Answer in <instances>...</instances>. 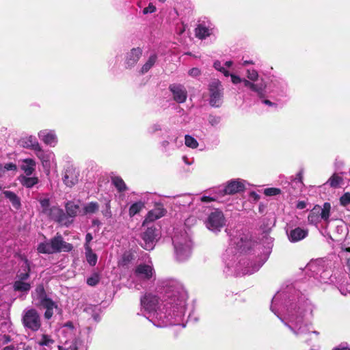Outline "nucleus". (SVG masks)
<instances>
[{
    "label": "nucleus",
    "mask_w": 350,
    "mask_h": 350,
    "mask_svg": "<svg viewBox=\"0 0 350 350\" xmlns=\"http://www.w3.org/2000/svg\"><path fill=\"white\" fill-rule=\"evenodd\" d=\"M308 312L312 314V306L301 298L298 304H291L286 309L285 317L280 319L295 336H305L311 334V323L305 318Z\"/></svg>",
    "instance_id": "obj_1"
},
{
    "label": "nucleus",
    "mask_w": 350,
    "mask_h": 350,
    "mask_svg": "<svg viewBox=\"0 0 350 350\" xmlns=\"http://www.w3.org/2000/svg\"><path fill=\"white\" fill-rule=\"evenodd\" d=\"M142 310H144L147 319L155 326L162 327L168 324V317L163 315L160 308L159 299L157 295L146 293L141 297Z\"/></svg>",
    "instance_id": "obj_2"
},
{
    "label": "nucleus",
    "mask_w": 350,
    "mask_h": 350,
    "mask_svg": "<svg viewBox=\"0 0 350 350\" xmlns=\"http://www.w3.org/2000/svg\"><path fill=\"white\" fill-rule=\"evenodd\" d=\"M185 301L186 295L183 291L180 289L169 291L166 293L164 308L165 312H163V315L165 314L168 317V325H172L175 323V321H172V319L173 317H181L185 310Z\"/></svg>",
    "instance_id": "obj_3"
},
{
    "label": "nucleus",
    "mask_w": 350,
    "mask_h": 350,
    "mask_svg": "<svg viewBox=\"0 0 350 350\" xmlns=\"http://www.w3.org/2000/svg\"><path fill=\"white\" fill-rule=\"evenodd\" d=\"M32 299L35 306L46 309L44 318L50 319L53 315V310L57 308V305L47 296L43 285L37 286L32 293Z\"/></svg>",
    "instance_id": "obj_4"
},
{
    "label": "nucleus",
    "mask_w": 350,
    "mask_h": 350,
    "mask_svg": "<svg viewBox=\"0 0 350 350\" xmlns=\"http://www.w3.org/2000/svg\"><path fill=\"white\" fill-rule=\"evenodd\" d=\"M174 251L179 261L186 260L191 254V241L186 232L176 234L172 238Z\"/></svg>",
    "instance_id": "obj_5"
},
{
    "label": "nucleus",
    "mask_w": 350,
    "mask_h": 350,
    "mask_svg": "<svg viewBox=\"0 0 350 350\" xmlns=\"http://www.w3.org/2000/svg\"><path fill=\"white\" fill-rule=\"evenodd\" d=\"M22 321L24 327L33 332L38 331L41 327V318L38 311L33 308L23 311Z\"/></svg>",
    "instance_id": "obj_6"
},
{
    "label": "nucleus",
    "mask_w": 350,
    "mask_h": 350,
    "mask_svg": "<svg viewBox=\"0 0 350 350\" xmlns=\"http://www.w3.org/2000/svg\"><path fill=\"white\" fill-rule=\"evenodd\" d=\"M210 105L213 107H219L223 101L224 88L218 79H213L209 84Z\"/></svg>",
    "instance_id": "obj_7"
},
{
    "label": "nucleus",
    "mask_w": 350,
    "mask_h": 350,
    "mask_svg": "<svg viewBox=\"0 0 350 350\" xmlns=\"http://www.w3.org/2000/svg\"><path fill=\"white\" fill-rule=\"evenodd\" d=\"M226 224V219L223 213L219 210L211 212L206 221L208 229L213 232L220 231Z\"/></svg>",
    "instance_id": "obj_8"
},
{
    "label": "nucleus",
    "mask_w": 350,
    "mask_h": 350,
    "mask_svg": "<svg viewBox=\"0 0 350 350\" xmlns=\"http://www.w3.org/2000/svg\"><path fill=\"white\" fill-rule=\"evenodd\" d=\"M157 236L155 228L152 227L148 228L141 235L142 239L141 243L142 247L146 250H153L157 241Z\"/></svg>",
    "instance_id": "obj_9"
},
{
    "label": "nucleus",
    "mask_w": 350,
    "mask_h": 350,
    "mask_svg": "<svg viewBox=\"0 0 350 350\" xmlns=\"http://www.w3.org/2000/svg\"><path fill=\"white\" fill-rule=\"evenodd\" d=\"M154 275V271L152 265L140 264L136 267L134 271L135 277L142 281L150 280Z\"/></svg>",
    "instance_id": "obj_10"
},
{
    "label": "nucleus",
    "mask_w": 350,
    "mask_h": 350,
    "mask_svg": "<svg viewBox=\"0 0 350 350\" xmlns=\"http://www.w3.org/2000/svg\"><path fill=\"white\" fill-rule=\"evenodd\" d=\"M169 89L175 101L183 103L186 100L187 92L183 85L174 83L170 85Z\"/></svg>",
    "instance_id": "obj_11"
},
{
    "label": "nucleus",
    "mask_w": 350,
    "mask_h": 350,
    "mask_svg": "<svg viewBox=\"0 0 350 350\" xmlns=\"http://www.w3.org/2000/svg\"><path fill=\"white\" fill-rule=\"evenodd\" d=\"M79 176V171L73 166H69L66 170L64 175V183L66 186L71 187L78 183Z\"/></svg>",
    "instance_id": "obj_12"
},
{
    "label": "nucleus",
    "mask_w": 350,
    "mask_h": 350,
    "mask_svg": "<svg viewBox=\"0 0 350 350\" xmlns=\"http://www.w3.org/2000/svg\"><path fill=\"white\" fill-rule=\"evenodd\" d=\"M288 238L291 242L295 243L299 241L308 236V230L299 227L291 229L286 231Z\"/></svg>",
    "instance_id": "obj_13"
},
{
    "label": "nucleus",
    "mask_w": 350,
    "mask_h": 350,
    "mask_svg": "<svg viewBox=\"0 0 350 350\" xmlns=\"http://www.w3.org/2000/svg\"><path fill=\"white\" fill-rule=\"evenodd\" d=\"M142 55V50L139 48L132 49L126 56L125 64L127 67H133L139 61Z\"/></svg>",
    "instance_id": "obj_14"
},
{
    "label": "nucleus",
    "mask_w": 350,
    "mask_h": 350,
    "mask_svg": "<svg viewBox=\"0 0 350 350\" xmlns=\"http://www.w3.org/2000/svg\"><path fill=\"white\" fill-rule=\"evenodd\" d=\"M53 242L55 253L61 252H70L73 248L72 244L64 241L63 237L60 234H57L55 237H53Z\"/></svg>",
    "instance_id": "obj_15"
},
{
    "label": "nucleus",
    "mask_w": 350,
    "mask_h": 350,
    "mask_svg": "<svg viewBox=\"0 0 350 350\" xmlns=\"http://www.w3.org/2000/svg\"><path fill=\"white\" fill-rule=\"evenodd\" d=\"M38 137L44 144L51 146H55L57 142V138L54 131H41L38 133Z\"/></svg>",
    "instance_id": "obj_16"
},
{
    "label": "nucleus",
    "mask_w": 350,
    "mask_h": 350,
    "mask_svg": "<svg viewBox=\"0 0 350 350\" xmlns=\"http://www.w3.org/2000/svg\"><path fill=\"white\" fill-rule=\"evenodd\" d=\"M242 83L244 86L249 88L252 91L257 93L260 97H264L265 94L266 84L262 81L260 83H254L248 80L243 79Z\"/></svg>",
    "instance_id": "obj_17"
},
{
    "label": "nucleus",
    "mask_w": 350,
    "mask_h": 350,
    "mask_svg": "<svg viewBox=\"0 0 350 350\" xmlns=\"http://www.w3.org/2000/svg\"><path fill=\"white\" fill-rule=\"evenodd\" d=\"M46 215L51 219L59 223H64L66 217L63 210L55 206H51L48 213H46Z\"/></svg>",
    "instance_id": "obj_18"
},
{
    "label": "nucleus",
    "mask_w": 350,
    "mask_h": 350,
    "mask_svg": "<svg viewBox=\"0 0 350 350\" xmlns=\"http://www.w3.org/2000/svg\"><path fill=\"white\" fill-rule=\"evenodd\" d=\"M245 189V185L240 180H232L228 183L224 189L226 194H234Z\"/></svg>",
    "instance_id": "obj_19"
},
{
    "label": "nucleus",
    "mask_w": 350,
    "mask_h": 350,
    "mask_svg": "<svg viewBox=\"0 0 350 350\" xmlns=\"http://www.w3.org/2000/svg\"><path fill=\"white\" fill-rule=\"evenodd\" d=\"M213 33V29L206 23H198L195 28V35L200 39H204Z\"/></svg>",
    "instance_id": "obj_20"
},
{
    "label": "nucleus",
    "mask_w": 350,
    "mask_h": 350,
    "mask_svg": "<svg viewBox=\"0 0 350 350\" xmlns=\"http://www.w3.org/2000/svg\"><path fill=\"white\" fill-rule=\"evenodd\" d=\"M165 211L163 208H156L148 212L143 224L148 222H152L165 215Z\"/></svg>",
    "instance_id": "obj_21"
},
{
    "label": "nucleus",
    "mask_w": 350,
    "mask_h": 350,
    "mask_svg": "<svg viewBox=\"0 0 350 350\" xmlns=\"http://www.w3.org/2000/svg\"><path fill=\"white\" fill-rule=\"evenodd\" d=\"M321 261H312L309 262L307 265V269L311 271L315 275H317L319 273H323L325 274V277L321 276L322 280L324 282H326L325 279L328 276L329 274H327L325 271H324L323 267L320 265Z\"/></svg>",
    "instance_id": "obj_22"
},
{
    "label": "nucleus",
    "mask_w": 350,
    "mask_h": 350,
    "mask_svg": "<svg viewBox=\"0 0 350 350\" xmlns=\"http://www.w3.org/2000/svg\"><path fill=\"white\" fill-rule=\"evenodd\" d=\"M36 156L41 160L44 168L49 171L51 167L50 160L53 157V153L44 152L40 148L36 151Z\"/></svg>",
    "instance_id": "obj_23"
},
{
    "label": "nucleus",
    "mask_w": 350,
    "mask_h": 350,
    "mask_svg": "<svg viewBox=\"0 0 350 350\" xmlns=\"http://www.w3.org/2000/svg\"><path fill=\"white\" fill-rule=\"evenodd\" d=\"M237 247L242 252H246L250 250L254 245L253 242L247 235H243L240 237L239 241L237 243Z\"/></svg>",
    "instance_id": "obj_24"
},
{
    "label": "nucleus",
    "mask_w": 350,
    "mask_h": 350,
    "mask_svg": "<svg viewBox=\"0 0 350 350\" xmlns=\"http://www.w3.org/2000/svg\"><path fill=\"white\" fill-rule=\"evenodd\" d=\"M21 167L24 171L25 175L31 176L35 171L36 161L32 159H25L22 161Z\"/></svg>",
    "instance_id": "obj_25"
},
{
    "label": "nucleus",
    "mask_w": 350,
    "mask_h": 350,
    "mask_svg": "<svg viewBox=\"0 0 350 350\" xmlns=\"http://www.w3.org/2000/svg\"><path fill=\"white\" fill-rule=\"evenodd\" d=\"M38 252L42 254H53L55 253V250L53 246V239L49 241H46L43 243H40L38 245Z\"/></svg>",
    "instance_id": "obj_26"
},
{
    "label": "nucleus",
    "mask_w": 350,
    "mask_h": 350,
    "mask_svg": "<svg viewBox=\"0 0 350 350\" xmlns=\"http://www.w3.org/2000/svg\"><path fill=\"white\" fill-rule=\"evenodd\" d=\"M22 268L23 269L19 270L18 272L16 280L27 281L29 278L30 271L29 264L27 259H25Z\"/></svg>",
    "instance_id": "obj_27"
},
{
    "label": "nucleus",
    "mask_w": 350,
    "mask_h": 350,
    "mask_svg": "<svg viewBox=\"0 0 350 350\" xmlns=\"http://www.w3.org/2000/svg\"><path fill=\"white\" fill-rule=\"evenodd\" d=\"M20 183L27 188H31L38 183L37 177H29L27 175H22L19 177Z\"/></svg>",
    "instance_id": "obj_28"
},
{
    "label": "nucleus",
    "mask_w": 350,
    "mask_h": 350,
    "mask_svg": "<svg viewBox=\"0 0 350 350\" xmlns=\"http://www.w3.org/2000/svg\"><path fill=\"white\" fill-rule=\"evenodd\" d=\"M330 208V204L325 202L324 203L323 208H321L319 206H315L314 208V211H316L317 214H320L321 219L324 220H327L329 217Z\"/></svg>",
    "instance_id": "obj_29"
},
{
    "label": "nucleus",
    "mask_w": 350,
    "mask_h": 350,
    "mask_svg": "<svg viewBox=\"0 0 350 350\" xmlns=\"http://www.w3.org/2000/svg\"><path fill=\"white\" fill-rule=\"evenodd\" d=\"M24 146L31 148L36 152L41 148L39 143L34 136L30 135L25 138L23 141Z\"/></svg>",
    "instance_id": "obj_30"
},
{
    "label": "nucleus",
    "mask_w": 350,
    "mask_h": 350,
    "mask_svg": "<svg viewBox=\"0 0 350 350\" xmlns=\"http://www.w3.org/2000/svg\"><path fill=\"white\" fill-rule=\"evenodd\" d=\"M13 287L16 291L27 293L31 288V284L27 281L15 280Z\"/></svg>",
    "instance_id": "obj_31"
},
{
    "label": "nucleus",
    "mask_w": 350,
    "mask_h": 350,
    "mask_svg": "<svg viewBox=\"0 0 350 350\" xmlns=\"http://www.w3.org/2000/svg\"><path fill=\"white\" fill-rule=\"evenodd\" d=\"M157 60V55L156 54H152L146 62V63L142 66L140 72L141 74H145L148 72L151 68L155 64Z\"/></svg>",
    "instance_id": "obj_32"
},
{
    "label": "nucleus",
    "mask_w": 350,
    "mask_h": 350,
    "mask_svg": "<svg viewBox=\"0 0 350 350\" xmlns=\"http://www.w3.org/2000/svg\"><path fill=\"white\" fill-rule=\"evenodd\" d=\"M55 343V340L52 338L50 335L42 334L40 338L38 340L37 344L42 347H46L51 348L52 345Z\"/></svg>",
    "instance_id": "obj_33"
},
{
    "label": "nucleus",
    "mask_w": 350,
    "mask_h": 350,
    "mask_svg": "<svg viewBox=\"0 0 350 350\" xmlns=\"http://www.w3.org/2000/svg\"><path fill=\"white\" fill-rule=\"evenodd\" d=\"M86 260L91 266H94L97 262V256L94 254L90 245L85 244Z\"/></svg>",
    "instance_id": "obj_34"
},
{
    "label": "nucleus",
    "mask_w": 350,
    "mask_h": 350,
    "mask_svg": "<svg viewBox=\"0 0 350 350\" xmlns=\"http://www.w3.org/2000/svg\"><path fill=\"white\" fill-rule=\"evenodd\" d=\"M66 213L69 217H74L77 216L79 211V205L75 204L72 202H68L66 204Z\"/></svg>",
    "instance_id": "obj_35"
},
{
    "label": "nucleus",
    "mask_w": 350,
    "mask_h": 350,
    "mask_svg": "<svg viewBox=\"0 0 350 350\" xmlns=\"http://www.w3.org/2000/svg\"><path fill=\"white\" fill-rule=\"evenodd\" d=\"M112 183L116 189L122 192L127 189L126 185L124 180L119 176H115L112 178Z\"/></svg>",
    "instance_id": "obj_36"
},
{
    "label": "nucleus",
    "mask_w": 350,
    "mask_h": 350,
    "mask_svg": "<svg viewBox=\"0 0 350 350\" xmlns=\"http://www.w3.org/2000/svg\"><path fill=\"white\" fill-rule=\"evenodd\" d=\"M99 209V205L97 202H91L87 204L84 208L85 214H93L96 213Z\"/></svg>",
    "instance_id": "obj_37"
},
{
    "label": "nucleus",
    "mask_w": 350,
    "mask_h": 350,
    "mask_svg": "<svg viewBox=\"0 0 350 350\" xmlns=\"http://www.w3.org/2000/svg\"><path fill=\"white\" fill-rule=\"evenodd\" d=\"M342 178L336 174H334L328 180L327 183L330 187L336 188L340 186L342 182Z\"/></svg>",
    "instance_id": "obj_38"
},
{
    "label": "nucleus",
    "mask_w": 350,
    "mask_h": 350,
    "mask_svg": "<svg viewBox=\"0 0 350 350\" xmlns=\"http://www.w3.org/2000/svg\"><path fill=\"white\" fill-rule=\"evenodd\" d=\"M4 194L5 196L11 201L14 207L18 208L20 206V200L14 193L5 191H4Z\"/></svg>",
    "instance_id": "obj_39"
},
{
    "label": "nucleus",
    "mask_w": 350,
    "mask_h": 350,
    "mask_svg": "<svg viewBox=\"0 0 350 350\" xmlns=\"http://www.w3.org/2000/svg\"><path fill=\"white\" fill-rule=\"evenodd\" d=\"M144 204L142 202H137L133 204L129 208V215L134 216L144 208Z\"/></svg>",
    "instance_id": "obj_40"
},
{
    "label": "nucleus",
    "mask_w": 350,
    "mask_h": 350,
    "mask_svg": "<svg viewBox=\"0 0 350 350\" xmlns=\"http://www.w3.org/2000/svg\"><path fill=\"white\" fill-rule=\"evenodd\" d=\"M39 202L42 208V213L46 215V213H48L49 210L51 208L50 206L49 199L47 198H40Z\"/></svg>",
    "instance_id": "obj_41"
},
{
    "label": "nucleus",
    "mask_w": 350,
    "mask_h": 350,
    "mask_svg": "<svg viewBox=\"0 0 350 350\" xmlns=\"http://www.w3.org/2000/svg\"><path fill=\"white\" fill-rule=\"evenodd\" d=\"M185 145L191 148H196L198 146V143L196 139L190 135H185Z\"/></svg>",
    "instance_id": "obj_42"
},
{
    "label": "nucleus",
    "mask_w": 350,
    "mask_h": 350,
    "mask_svg": "<svg viewBox=\"0 0 350 350\" xmlns=\"http://www.w3.org/2000/svg\"><path fill=\"white\" fill-rule=\"evenodd\" d=\"M98 282H99V277L96 274H95L87 279V284L92 286H96L98 283Z\"/></svg>",
    "instance_id": "obj_43"
},
{
    "label": "nucleus",
    "mask_w": 350,
    "mask_h": 350,
    "mask_svg": "<svg viewBox=\"0 0 350 350\" xmlns=\"http://www.w3.org/2000/svg\"><path fill=\"white\" fill-rule=\"evenodd\" d=\"M247 77L250 80L256 81L258 79V74L255 70H247Z\"/></svg>",
    "instance_id": "obj_44"
},
{
    "label": "nucleus",
    "mask_w": 350,
    "mask_h": 350,
    "mask_svg": "<svg viewBox=\"0 0 350 350\" xmlns=\"http://www.w3.org/2000/svg\"><path fill=\"white\" fill-rule=\"evenodd\" d=\"M264 193L268 196H276L280 193V189L277 188H268L265 190Z\"/></svg>",
    "instance_id": "obj_45"
},
{
    "label": "nucleus",
    "mask_w": 350,
    "mask_h": 350,
    "mask_svg": "<svg viewBox=\"0 0 350 350\" xmlns=\"http://www.w3.org/2000/svg\"><path fill=\"white\" fill-rule=\"evenodd\" d=\"M12 340L11 337L7 334H0V346L8 344Z\"/></svg>",
    "instance_id": "obj_46"
},
{
    "label": "nucleus",
    "mask_w": 350,
    "mask_h": 350,
    "mask_svg": "<svg viewBox=\"0 0 350 350\" xmlns=\"http://www.w3.org/2000/svg\"><path fill=\"white\" fill-rule=\"evenodd\" d=\"M340 203L343 206L350 204V193H345L340 199Z\"/></svg>",
    "instance_id": "obj_47"
},
{
    "label": "nucleus",
    "mask_w": 350,
    "mask_h": 350,
    "mask_svg": "<svg viewBox=\"0 0 350 350\" xmlns=\"http://www.w3.org/2000/svg\"><path fill=\"white\" fill-rule=\"evenodd\" d=\"M156 11V7L154 5H153V3H150L148 4V6L145 8L144 10H143V13L144 14H151V13H153Z\"/></svg>",
    "instance_id": "obj_48"
},
{
    "label": "nucleus",
    "mask_w": 350,
    "mask_h": 350,
    "mask_svg": "<svg viewBox=\"0 0 350 350\" xmlns=\"http://www.w3.org/2000/svg\"><path fill=\"white\" fill-rule=\"evenodd\" d=\"M188 74L192 77H197L201 75V70L198 68H193L189 70Z\"/></svg>",
    "instance_id": "obj_49"
},
{
    "label": "nucleus",
    "mask_w": 350,
    "mask_h": 350,
    "mask_svg": "<svg viewBox=\"0 0 350 350\" xmlns=\"http://www.w3.org/2000/svg\"><path fill=\"white\" fill-rule=\"evenodd\" d=\"M319 217L317 214L316 211L312 210V211L308 215V221L311 223L316 222L318 219Z\"/></svg>",
    "instance_id": "obj_50"
},
{
    "label": "nucleus",
    "mask_w": 350,
    "mask_h": 350,
    "mask_svg": "<svg viewBox=\"0 0 350 350\" xmlns=\"http://www.w3.org/2000/svg\"><path fill=\"white\" fill-rule=\"evenodd\" d=\"M58 349L59 350H77V347L75 342H72L69 347L58 346Z\"/></svg>",
    "instance_id": "obj_51"
},
{
    "label": "nucleus",
    "mask_w": 350,
    "mask_h": 350,
    "mask_svg": "<svg viewBox=\"0 0 350 350\" xmlns=\"http://www.w3.org/2000/svg\"><path fill=\"white\" fill-rule=\"evenodd\" d=\"M208 121L211 125L215 126L220 122V118L217 116H211L209 117Z\"/></svg>",
    "instance_id": "obj_52"
},
{
    "label": "nucleus",
    "mask_w": 350,
    "mask_h": 350,
    "mask_svg": "<svg viewBox=\"0 0 350 350\" xmlns=\"http://www.w3.org/2000/svg\"><path fill=\"white\" fill-rule=\"evenodd\" d=\"M3 169H5V171L8 170H16V165L12 163H6L3 166Z\"/></svg>",
    "instance_id": "obj_53"
},
{
    "label": "nucleus",
    "mask_w": 350,
    "mask_h": 350,
    "mask_svg": "<svg viewBox=\"0 0 350 350\" xmlns=\"http://www.w3.org/2000/svg\"><path fill=\"white\" fill-rule=\"evenodd\" d=\"M230 77H231V79H232V82L234 83V84H238L239 83H241L242 82V79H241L239 77L237 76V75H230Z\"/></svg>",
    "instance_id": "obj_54"
},
{
    "label": "nucleus",
    "mask_w": 350,
    "mask_h": 350,
    "mask_svg": "<svg viewBox=\"0 0 350 350\" xmlns=\"http://www.w3.org/2000/svg\"><path fill=\"white\" fill-rule=\"evenodd\" d=\"M161 130V126L159 124H154L149 129V132L151 133H154L157 131Z\"/></svg>",
    "instance_id": "obj_55"
},
{
    "label": "nucleus",
    "mask_w": 350,
    "mask_h": 350,
    "mask_svg": "<svg viewBox=\"0 0 350 350\" xmlns=\"http://www.w3.org/2000/svg\"><path fill=\"white\" fill-rule=\"evenodd\" d=\"M332 350H350V348L345 344H340L338 346L334 347Z\"/></svg>",
    "instance_id": "obj_56"
},
{
    "label": "nucleus",
    "mask_w": 350,
    "mask_h": 350,
    "mask_svg": "<svg viewBox=\"0 0 350 350\" xmlns=\"http://www.w3.org/2000/svg\"><path fill=\"white\" fill-rule=\"evenodd\" d=\"M213 67L219 71H222L224 70V67L221 66V62L218 60L214 62Z\"/></svg>",
    "instance_id": "obj_57"
},
{
    "label": "nucleus",
    "mask_w": 350,
    "mask_h": 350,
    "mask_svg": "<svg viewBox=\"0 0 350 350\" xmlns=\"http://www.w3.org/2000/svg\"><path fill=\"white\" fill-rule=\"evenodd\" d=\"M103 215L106 217H111V211H110V207L109 203L106 204V210L103 212Z\"/></svg>",
    "instance_id": "obj_58"
},
{
    "label": "nucleus",
    "mask_w": 350,
    "mask_h": 350,
    "mask_svg": "<svg viewBox=\"0 0 350 350\" xmlns=\"http://www.w3.org/2000/svg\"><path fill=\"white\" fill-rule=\"evenodd\" d=\"M130 255H124L123 259H122V264L123 265H126L129 261H130Z\"/></svg>",
    "instance_id": "obj_59"
},
{
    "label": "nucleus",
    "mask_w": 350,
    "mask_h": 350,
    "mask_svg": "<svg viewBox=\"0 0 350 350\" xmlns=\"http://www.w3.org/2000/svg\"><path fill=\"white\" fill-rule=\"evenodd\" d=\"M306 206V202L304 201L299 202L297 204V208L299 209H304Z\"/></svg>",
    "instance_id": "obj_60"
},
{
    "label": "nucleus",
    "mask_w": 350,
    "mask_h": 350,
    "mask_svg": "<svg viewBox=\"0 0 350 350\" xmlns=\"http://www.w3.org/2000/svg\"><path fill=\"white\" fill-rule=\"evenodd\" d=\"M168 139L170 142H172V143H174L175 144H176L177 139H178V136L176 135L169 136Z\"/></svg>",
    "instance_id": "obj_61"
},
{
    "label": "nucleus",
    "mask_w": 350,
    "mask_h": 350,
    "mask_svg": "<svg viewBox=\"0 0 350 350\" xmlns=\"http://www.w3.org/2000/svg\"><path fill=\"white\" fill-rule=\"evenodd\" d=\"M93 237L90 233H88L85 236V244L89 245V243L92 240Z\"/></svg>",
    "instance_id": "obj_62"
},
{
    "label": "nucleus",
    "mask_w": 350,
    "mask_h": 350,
    "mask_svg": "<svg viewBox=\"0 0 350 350\" xmlns=\"http://www.w3.org/2000/svg\"><path fill=\"white\" fill-rule=\"evenodd\" d=\"M201 200H202V202H211V201H213L214 199L212 198H210L208 196H203V197L201 198Z\"/></svg>",
    "instance_id": "obj_63"
},
{
    "label": "nucleus",
    "mask_w": 350,
    "mask_h": 350,
    "mask_svg": "<svg viewBox=\"0 0 350 350\" xmlns=\"http://www.w3.org/2000/svg\"><path fill=\"white\" fill-rule=\"evenodd\" d=\"M2 350H17V347L13 345L5 347Z\"/></svg>",
    "instance_id": "obj_64"
}]
</instances>
